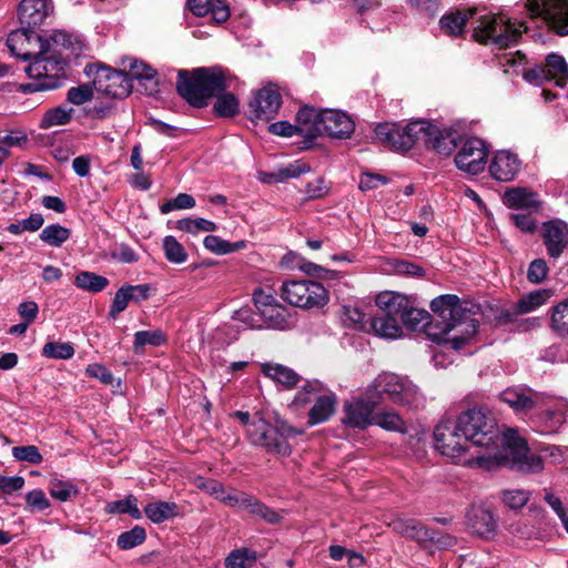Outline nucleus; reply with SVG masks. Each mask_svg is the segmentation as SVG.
<instances>
[{
  "mask_svg": "<svg viewBox=\"0 0 568 568\" xmlns=\"http://www.w3.org/2000/svg\"><path fill=\"white\" fill-rule=\"evenodd\" d=\"M456 420L473 446L490 448L497 447L499 442L503 445V452L494 457L478 456V466L493 469L495 465H504L521 473H537L542 469V459L529 452L525 439L513 435L501 436L497 420L487 407L469 408Z\"/></svg>",
  "mask_w": 568,
  "mask_h": 568,
  "instance_id": "nucleus-1",
  "label": "nucleus"
},
{
  "mask_svg": "<svg viewBox=\"0 0 568 568\" xmlns=\"http://www.w3.org/2000/svg\"><path fill=\"white\" fill-rule=\"evenodd\" d=\"M430 310L438 317V325L429 322L430 314L426 310L414 307L409 301L403 325L413 331L426 328L434 341L449 345L455 351L462 349L477 334L478 321L457 295L445 294L434 298Z\"/></svg>",
  "mask_w": 568,
  "mask_h": 568,
  "instance_id": "nucleus-2",
  "label": "nucleus"
},
{
  "mask_svg": "<svg viewBox=\"0 0 568 568\" xmlns=\"http://www.w3.org/2000/svg\"><path fill=\"white\" fill-rule=\"evenodd\" d=\"M474 26L473 39L479 43L494 44L507 48L517 42L521 34L524 23L511 22L504 14L486 12L478 14L476 8L455 10L445 13L439 20L442 32L448 37H459L464 33L466 24Z\"/></svg>",
  "mask_w": 568,
  "mask_h": 568,
  "instance_id": "nucleus-3",
  "label": "nucleus"
},
{
  "mask_svg": "<svg viewBox=\"0 0 568 568\" xmlns=\"http://www.w3.org/2000/svg\"><path fill=\"white\" fill-rule=\"evenodd\" d=\"M176 92L193 108H204L229 88L226 72L220 67L195 68L178 72Z\"/></svg>",
  "mask_w": 568,
  "mask_h": 568,
  "instance_id": "nucleus-4",
  "label": "nucleus"
},
{
  "mask_svg": "<svg viewBox=\"0 0 568 568\" xmlns=\"http://www.w3.org/2000/svg\"><path fill=\"white\" fill-rule=\"evenodd\" d=\"M298 430L286 423L272 426L263 418L253 420L247 428V436L253 445L264 447L268 453L288 456L292 452L288 439L301 435Z\"/></svg>",
  "mask_w": 568,
  "mask_h": 568,
  "instance_id": "nucleus-5",
  "label": "nucleus"
},
{
  "mask_svg": "<svg viewBox=\"0 0 568 568\" xmlns=\"http://www.w3.org/2000/svg\"><path fill=\"white\" fill-rule=\"evenodd\" d=\"M315 400L308 412L307 424L313 426L328 420L336 410L337 396L333 392H326L323 383L310 381L295 394L293 404L305 406Z\"/></svg>",
  "mask_w": 568,
  "mask_h": 568,
  "instance_id": "nucleus-6",
  "label": "nucleus"
},
{
  "mask_svg": "<svg viewBox=\"0 0 568 568\" xmlns=\"http://www.w3.org/2000/svg\"><path fill=\"white\" fill-rule=\"evenodd\" d=\"M367 388L369 394L379 400V405L387 398L397 405L412 406L419 396L418 388L413 382L393 373L378 375Z\"/></svg>",
  "mask_w": 568,
  "mask_h": 568,
  "instance_id": "nucleus-7",
  "label": "nucleus"
},
{
  "mask_svg": "<svg viewBox=\"0 0 568 568\" xmlns=\"http://www.w3.org/2000/svg\"><path fill=\"white\" fill-rule=\"evenodd\" d=\"M65 60L55 49L42 48L33 55L31 63L26 68L30 79H38L49 90L58 89L65 78Z\"/></svg>",
  "mask_w": 568,
  "mask_h": 568,
  "instance_id": "nucleus-8",
  "label": "nucleus"
},
{
  "mask_svg": "<svg viewBox=\"0 0 568 568\" xmlns=\"http://www.w3.org/2000/svg\"><path fill=\"white\" fill-rule=\"evenodd\" d=\"M281 296L288 304L305 310L324 307L329 301L328 292L321 283L306 280L285 281Z\"/></svg>",
  "mask_w": 568,
  "mask_h": 568,
  "instance_id": "nucleus-9",
  "label": "nucleus"
},
{
  "mask_svg": "<svg viewBox=\"0 0 568 568\" xmlns=\"http://www.w3.org/2000/svg\"><path fill=\"white\" fill-rule=\"evenodd\" d=\"M424 128V121H414L406 125L385 122L376 125L375 135L389 150L408 151L420 142Z\"/></svg>",
  "mask_w": 568,
  "mask_h": 568,
  "instance_id": "nucleus-10",
  "label": "nucleus"
},
{
  "mask_svg": "<svg viewBox=\"0 0 568 568\" xmlns=\"http://www.w3.org/2000/svg\"><path fill=\"white\" fill-rule=\"evenodd\" d=\"M531 18H542L559 36H568V0H527Z\"/></svg>",
  "mask_w": 568,
  "mask_h": 568,
  "instance_id": "nucleus-11",
  "label": "nucleus"
},
{
  "mask_svg": "<svg viewBox=\"0 0 568 568\" xmlns=\"http://www.w3.org/2000/svg\"><path fill=\"white\" fill-rule=\"evenodd\" d=\"M435 448L443 455L453 459L462 457L468 449V439L460 432L458 422L445 419L434 429Z\"/></svg>",
  "mask_w": 568,
  "mask_h": 568,
  "instance_id": "nucleus-12",
  "label": "nucleus"
},
{
  "mask_svg": "<svg viewBox=\"0 0 568 568\" xmlns=\"http://www.w3.org/2000/svg\"><path fill=\"white\" fill-rule=\"evenodd\" d=\"M523 78L535 85H542L545 82L554 80L557 87L564 88L568 83V64L564 57L550 53L547 55L545 64L524 69Z\"/></svg>",
  "mask_w": 568,
  "mask_h": 568,
  "instance_id": "nucleus-13",
  "label": "nucleus"
},
{
  "mask_svg": "<svg viewBox=\"0 0 568 568\" xmlns=\"http://www.w3.org/2000/svg\"><path fill=\"white\" fill-rule=\"evenodd\" d=\"M499 399L507 404L516 414H532L538 407H544L548 395L537 392L526 385L508 387L499 394Z\"/></svg>",
  "mask_w": 568,
  "mask_h": 568,
  "instance_id": "nucleus-14",
  "label": "nucleus"
},
{
  "mask_svg": "<svg viewBox=\"0 0 568 568\" xmlns=\"http://www.w3.org/2000/svg\"><path fill=\"white\" fill-rule=\"evenodd\" d=\"M379 400L366 388L364 396L344 403L342 423L352 428L365 429L373 423L374 412Z\"/></svg>",
  "mask_w": 568,
  "mask_h": 568,
  "instance_id": "nucleus-15",
  "label": "nucleus"
},
{
  "mask_svg": "<svg viewBox=\"0 0 568 568\" xmlns=\"http://www.w3.org/2000/svg\"><path fill=\"white\" fill-rule=\"evenodd\" d=\"M93 84L97 91L116 99L128 97L132 90L131 79L125 71L106 65L97 67Z\"/></svg>",
  "mask_w": 568,
  "mask_h": 568,
  "instance_id": "nucleus-16",
  "label": "nucleus"
},
{
  "mask_svg": "<svg viewBox=\"0 0 568 568\" xmlns=\"http://www.w3.org/2000/svg\"><path fill=\"white\" fill-rule=\"evenodd\" d=\"M488 158L486 143L479 138H469L460 146L455 156L456 166L471 175L485 170Z\"/></svg>",
  "mask_w": 568,
  "mask_h": 568,
  "instance_id": "nucleus-17",
  "label": "nucleus"
},
{
  "mask_svg": "<svg viewBox=\"0 0 568 568\" xmlns=\"http://www.w3.org/2000/svg\"><path fill=\"white\" fill-rule=\"evenodd\" d=\"M551 397L548 396L546 405L529 415L530 423L544 435L557 434L566 423L567 405L562 402L551 405Z\"/></svg>",
  "mask_w": 568,
  "mask_h": 568,
  "instance_id": "nucleus-18",
  "label": "nucleus"
},
{
  "mask_svg": "<svg viewBox=\"0 0 568 568\" xmlns=\"http://www.w3.org/2000/svg\"><path fill=\"white\" fill-rule=\"evenodd\" d=\"M282 104V95L275 85H266L256 91L248 102L251 120L270 121L277 114Z\"/></svg>",
  "mask_w": 568,
  "mask_h": 568,
  "instance_id": "nucleus-19",
  "label": "nucleus"
},
{
  "mask_svg": "<svg viewBox=\"0 0 568 568\" xmlns=\"http://www.w3.org/2000/svg\"><path fill=\"white\" fill-rule=\"evenodd\" d=\"M540 237L550 258H559L568 250V224L561 220L542 223Z\"/></svg>",
  "mask_w": 568,
  "mask_h": 568,
  "instance_id": "nucleus-20",
  "label": "nucleus"
},
{
  "mask_svg": "<svg viewBox=\"0 0 568 568\" xmlns=\"http://www.w3.org/2000/svg\"><path fill=\"white\" fill-rule=\"evenodd\" d=\"M424 130L420 142L427 148L442 155H450L458 145L459 135L449 129L438 126L424 121Z\"/></svg>",
  "mask_w": 568,
  "mask_h": 568,
  "instance_id": "nucleus-21",
  "label": "nucleus"
},
{
  "mask_svg": "<svg viewBox=\"0 0 568 568\" xmlns=\"http://www.w3.org/2000/svg\"><path fill=\"white\" fill-rule=\"evenodd\" d=\"M52 12L51 0H22L19 4L18 16L21 26L36 30Z\"/></svg>",
  "mask_w": 568,
  "mask_h": 568,
  "instance_id": "nucleus-22",
  "label": "nucleus"
},
{
  "mask_svg": "<svg viewBox=\"0 0 568 568\" xmlns=\"http://www.w3.org/2000/svg\"><path fill=\"white\" fill-rule=\"evenodd\" d=\"M353 120L344 112L337 110H323L320 135L335 139H346L354 131Z\"/></svg>",
  "mask_w": 568,
  "mask_h": 568,
  "instance_id": "nucleus-23",
  "label": "nucleus"
},
{
  "mask_svg": "<svg viewBox=\"0 0 568 568\" xmlns=\"http://www.w3.org/2000/svg\"><path fill=\"white\" fill-rule=\"evenodd\" d=\"M550 297L548 290H537L524 295L510 310L501 313L500 318L514 322L518 315L527 314L544 305Z\"/></svg>",
  "mask_w": 568,
  "mask_h": 568,
  "instance_id": "nucleus-24",
  "label": "nucleus"
},
{
  "mask_svg": "<svg viewBox=\"0 0 568 568\" xmlns=\"http://www.w3.org/2000/svg\"><path fill=\"white\" fill-rule=\"evenodd\" d=\"M32 40L39 41L40 37L34 29L21 26L20 29L12 31L7 39V47L10 52L23 60H29L32 57L31 42Z\"/></svg>",
  "mask_w": 568,
  "mask_h": 568,
  "instance_id": "nucleus-25",
  "label": "nucleus"
},
{
  "mask_svg": "<svg viewBox=\"0 0 568 568\" xmlns=\"http://www.w3.org/2000/svg\"><path fill=\"white\" fill-rule=\"evenodd\" d=\"M519 169V159L509 151L497 152L489 166L493 178L501 182L514 180Z\"/></svg>",
  "mask_w": 568,
  "mask_h": 568,
  "instance_id": "nucleus-26",
  "label": "nucleus"
},
{
  "mask_svg": "<svg viewBox=\"0 0 568 568\" xmlns=\"http://www.w3.org/2000/svg\"><path fill=\"white\" fill-rule=\"evenodd\" d=\"M322 115L323 110H317L308 105L301 108L296 114L298 135H302L307 140H313L320 136Z\"/></svg>",
  "mask_w": 568,
  "mask_h": 568,
  "instance_id": "nucleus-27",
  "label": "nucleus"
},
{
  "mask_svg": "<svg viewBox=\"0 0 568 568\" xmlns=\"http://www.w3.org/2000/svg\"><path fill=\"white\" fill-rule=\"evenodd\" d=\"M408 297L400 293L383 292L376 297V305L378 311L388 317H395L397 321H403L405 312L408 307Z\"/></svg>",
  "mask_w": 568,
  "mask_h": 568,
  "instance_id": "nucleus-28",
  "label": "nucleus"
},
{
  "mask_svg": "<svg viewBox=\"0 0 568 568\" xmlns=\"http://www.w3.org/2000/svg\"><path fill=\"white\" fill-rule=\"evenodd\" d=\"M467 525L471 532L483 538H490L496 530L493 514L481 507H474L467 513Z\"/></svg>",
  "mask_w": 568,
  "mask_h": 568,
  "instance_id": "nucleus-29",
  "label": "nucleus"
},
{
  "mask_svg": "<svg viewBox=\"0 0 568 568\" xmlns=\"http://www.w3.org/2000/svg\"><path fill=\"white\" fill-rule=\"evenodd\" d=\"M393 529L399 535L415 540L422 547H428L432 529L416 519H397L393 521Z\"/></svg>",
  "mask_w": 568,
  "mask_h": 568,
  "instance_id": "nucleus-30",
  "label": "nucleus"
},
{
  "mask_svg": "<svg viewBox=\"0 0 568 568\" xmlns=\"http://www.w3.org/2000/svg\"><path fill=\"white\" fill-rule=\"evenodd\" d=\"M190 11L197 17L211 14L216 23H223L230 18V9L222 0H187Z\"/></svg>",
  "mask_w": 568,
  "mask_h": 568,
  "instance_id": "nucleus-31",
  "label": "nucleus"
},
{
  "mask_svg": "<svg viewBox=\"0 0 568 568\" xmlns=\"http://www.w3.org/2000/svg\"><path fill=\"white\" fill-rule=\"evenodd\" d=\"M241 510L255 516L270 525H276L283 519V515L273 508H270L260 499L252 495H246L245 503Z\"/></svg>",
  "mask_w": 568,
  "mask_h": 568,
  "instance_id": "nucleus-32",
  "label": "nucleus"
},
{
  "mask_svg": "<svg viewBox=\"0 0 568 568\" xmlns=\"http://www.w3.org/2000/svg\"><path fill=\"white\" fill-rule=\"evenodd\" d=\"M369 326L377 336L383 338H397L402 334L399 321L388 317L379 311L369 318Z\"/></svg>",
  "mask_w": 568,
  "mask_h": 568,
  "instance_id": "nucleus-33",
  "label": "nucleus"
},
{
  "mask_svg": "<svg viewBox=\"0 0 568 568\" xmlns=\"http://www.w3.org/2000/svg\"><path fill=\"white\" fill-rule=\"evenodd\" d=\"M504 203L513 209H538L537 194L525 187H514L504 194Z\"/></svg>",
  "mask_w": 568,
  "mask_h": 568,
  "instance_id": "nucleus-34",
  "label": "nucleus"
},
{
  "mask_svg": "<svg viewBox=\"0 0 568 568\" xmlns=\"http://www.w3.org/2000/svg\"><path fill=\"white\" fill-rule=\"evenodd\" d=\"M145 516L153 524H162L179 516V506L173 501H153L144 507Z\"/></svg>",
  "mask_w": 568,
  "mask_h": 568,
  "instance_id": "nucleus-35",
  "label": "nucleus"
},
{
  "mask_svg": "<svg viewBox=\"0 0 568 568\" xmlns=\"http://www.w3.org/2000/svg\"><path fill=\"white\" fill-rule=\"evenodd\" d=\"M262 372L286 388H292L300 382V376L292 368L281 364L265 363L262 365Z\"/></svg>",
  "mask_w": 568,
  "mask_h": 568,
  "instance_id": "nucleus-36",
  "label": "nucleus"
},
{
  "mask_svg": "<svg viewBox=\"0 0 568 568\" xmlns=\"http://www.w3.org/2000/svg\"><path fill=\"white\" fill-rule=\"evenodd\" d=\"M267 327L285 329L290 325V311L281 303H275L260 313Z\"/></svg>",
  "mask_w": 568,
  "mask_h": 568,
  "instance_id": "nucleus-37",
  "label": "nucleus"
},
{
  "mask_svg": "<svg viewBox=\"0 0 568 568\" xmlns=\"http://www.w3.org/2000/svg\"><path fill=\"white\" fill-rule=\"evenodd\" d=\"M372 425L379 426L388 432L406 433L407 426L405 420L395 410L374 412Z\"/></svg>",
  "mask_w": 568,
  "mask_h": 568,
  "instance_id": "nucleus-38",
  "label": "nucleus"
},
{
  "mask_svg": "<svg viewBox=\"0 0 568 568\" xmlns=\"http://www.w3.org/2000/svg\"><path fill=\"white\" fill-rule=\"evenodd\" d=\"M216 98L213 111L220 118H233L240 112V102L235 94L223 91L214 95Z\"/></svg>",
  "mask_w": 568,
  "mask_h": 568,
  "instance_id": "nucleus-39",
  "label": "nucleus"
},
{
  "mask_svg": "<svg viewBox=\"0 0 568 568\" xmlns=\"http://www.w3.org/2000/svg\"><path fill=\"white\" fill-rule=\"evenodd\" d=\"M74 284L83 291L99 293L109 285V280L93 272L82 271L75 275Z\"/></svg>",
  "mask_w": 568,
  "mask_h": 568,
  "instance_id": "nucleus-40",
  "label": "nucleus"
},
{
  "mask_svg": "<svg viewBox=\"0 0 568 568\" xmlns=\"http://www.w3.org/2000/svg\"><path fill=\"white\" fill-rule=\"evenodd\" d=\"M73 109H65L64 106H55L49 109L40 121L41 129H50L52 126L65 125L72 119Z\"/></svg>",
  "mask_w": 568,
  "mask_h": 568,
  "instance_id": "nucleus-41",
  "label": "nucleus"
},
{
  "mask_svg": "<svg viewBox=\"0 0 568 568\" xmlns=\"http://www.w3.org/2000/svg\"><path fill=\"white\" fill-rule=\"evenodd\" d=\"M256 559V551L253 549H235L225 558V568H252Z\"/></svg>",
  "mask_w": 568,
  "mask_h": 568,
  "instance_id": "nucleus-42",
  "label": "nucleus"
},
{
  "mask_svg": "<svg viewBox=\"0 0 568 568\" xmlns=\"http://www.w3.org/2000/svg\"><path fill=\"white\" fill-rule=\"evenodd\" d=\"M52 498L59 501H68L79 494L78 487L70 480L52 478L48 486Z\"/></svg>",
  "mask_w": 568,
  "mask_h": 568,
  "instance_id": "nucleus-43",
  "label": "nucleus"
},
{
  "mask_svg": "<svg viewBox=\"0 0 568 568\" xmlns=\"http://www.w3.org/2000/svg\"><path fill=\"white\" fill-rule=\"evenodd\" d=\"M166 341L161 329L139 331L134 334L133 351L136 354L143 352L146 345L160 346Z\"/></svg>",
  "mask_w": 568,
  "mask_h": 568,
  "instance_id": "nucleus-44",
  "label": "nucleus"
},
{
  "mask_svg": "<svg viewBox=\"0 0 568 568\" xmlns=\"http://www.w3.org/2000/svg\"><path fill=\"white\" fill-rule=\"evenodd\" d=\"M71 231L60 224L45 226L40 233V239L51 246H61L70 237Z\"/></svg>",
  "mask_w": 568,
  "mask_h": 568,
  "instance_id": "nucleus-45",
  "label": "nucleus"
},
{
  "mask_svg": "<svg viewBox=\"0 0 568 568\" xmlns=\"http://www.w3.org/2000/svg\"><path fill=\"white\" fill-rule=\"evenodd\" d=\"M74 352L70 342H48L42 347V355L53 359H70Z\"/></svg>",
  "mask_w": 568,
  "mask_h": 568,
  "instance_id": "nucleus-46",
  "label": "nucleus"
},
{
  "mask_svg": "<svg viewBox=\"0 0 568 568\" xmlns=\"http://www.w3.org/2000/svg\"><path fill=\"white\" fill-rule=\"evenodd\" d=\"M176 229L186 233L197 234L200 232H213L216 230V224L203 217L190 219L185 217L179 220Z\"/></svg>",
  "mask_w": 568,
  "mask_h": 568,
  "instance_id": "nucleus-47",
  "label": "nucleus"
},
{
  "mask_svg": "<svg viewBox=\"0 0 568 568\" xmlns=\"http://www.w3.org/2000/svg\"><path fill=\"white\" fill-rule=\"evenodd\" d=\"M551 328L560 336H568V298L554 307Z\"/></svg>",
  "mask_w": 568,
  "mask_h": 568,
  "instance_id": "nucleus-48",
  "label": "nucleus"
},
{
  "mask_svg": "<svg viewBox=\"0 0 568 568\" xmlns=\"http://www.w3.org/2000/svg\"><path fill=\"white\" fill-rule=\"evenodd\" d=\"M109 513L129 514L134 519L142 518V511L138 507V500L133 495H129L123 499L115 500L108 505Z\"/></svg>",
  "mask_w": 568,
  "mask_h": 568,
  "instance_id": "nucleus-49",
  "label": "nucleus"
},
{
  "mask_svg": "<svg viewBox=\"0 0 568 568\" xmlns=\"http://www.w3.org/2000/svg\"><path fill=\"white\" fill-rule=\"evenodd\" d=\"M145 538V529L141 526H134L118 537L116 545L120 549L128 550L141 545Z\"/></svg>",
  "mask_w": 568,
  "mask_h": 568,
  "instance_id": "nucleus-50",
  "label": "nucleus"
},
{
  "mask_svg": "<svg viewBox=\"0 0 568 568\" xmlns=\"http://www.w3.org/2000/svg\"><path fill=\"white\" fill-rule=\"evenodd\" d=\"M163 250L168 261L175 264L184 263L187 258V253L178 240L168 235L163 240Z\"/></svg>",
  "mask_w": 568,
  "mask_h": 568,
  "instance_id": "nucleus-51",
  "label": "nucleus"
},
{
  "mask_svg": "<svg viewBox=\"0 0 568 568\" xmlns=\"http://www.w3.org/2000/svg\"><path fill=\"white\" fill-rule=\"evenodd\" d=\"M311 166L303 161H295L294 163L288 164L287 166L280 168L274 171V181L275 182H284L288 179H296L301 174L310 172Z\"/></svg>",
  "mask_w": 568,
  "mask_h": 568,
  "instance_id": "nucleus-52",
  "label": "nucleus"
},
{
  "mask_svg": "<svg viewBox=\"0 0 568 568\" xmlns=\"http://www.w3.org/2000/svg\"><path fill=\"white\" fill-rule=\"evenodd\" d=\"M130 302H132V294L129 291V285H123L114 294L109 317L115 320L128 307Z\"/></svg>",
  "mask_w": 568,
  "mask_h": 568,
  "instance_id": "nucleus-53",
  "label": "nucleus"
},
{
  "mask_svg": "<svg viewBox=\"0 0 568 568\" xmlns=\"http://www.w3.org/2000/svg\"><path fill=\"white\" fill-rule=\"evenodd\" d=\"M503 503L510 509H519L529 500V493L524 489H507L501 494Z\"/></svg>",
  "mask_w": 568,
  "mask_h": 568,
  "instance_id": "nucleus-54",
  "label": "nucleus"
},
{
  "mask_svg": "<svg viewBox=\"0 0 568 568\" xmlns=\"http://www.w3.org/2000/svg\"><path fill=\"white\" fill-rule=\"evenodd\" d=\"M12 456L19 462H28L34 465L43 460L41 453L34 445L16 446L12 448Z\"/></svg>",
  "mask_w": 568,
  "mask_h": 568,
  "instance_id": "nucleus-55",
  "label": "nucleus"
},
{
  "mask_svg": "<svg viewBox=\"0 0 568 568\" xmlns=\"http://www.w3.org/2000/svg\"><path fill=\"white\" fill-rule=\"evenodd\" d=\"M126 73L131 80H152L155 78L158 72L152 67L142 61L131 60L129 64V71Z\"/></svg>",
  "mask_w": 568,
  "mask_h": 568,
  "instance_id": "nucleus-56",
  "label": "nucleus"
},
{
  "mask_svg": "<svg viewBox=\"0 0 568 568\" xmlns=\"http://www.w3.org/2000/svg\"><path fill=\"white\" fill-rule=\"evenodd\" d=\"M93 97V90L89 84H81L69 89L67 100L75 105H81L90 101Z\"/></svg>",
  "mask_w": 568,
  "mask_h": 568,
  "instance_id": "nucleus-57",
  "label": "nucleus"
},
{
  "mask_svg": "<svg viewBox=\"0 0 568 568\" xmlns=\"http://www.w3.org/2000/svg\"><path fill=\"white\" fill-rule=\"evenodd\" d=\"M548 271L549 268L546 261L536 258L529 264L527 278L530 283L539 284L547 277Z\"/></svg>",
  "mask_w": 568,
  "mask_h": 568,
  "instance_id": "nucleus-58",
  "label": "nucleus"
},
{
  "mask_svg": "<svg viewBox=\"0 0 568 568\" xmlns=\"http://www.w3.org/2000/svg\"><path fill=\"white\" fill-rule=\"evenodd\" d=\"M203 244L206 250L219 255L234 252V247L231 246L230 242L222 240L216 235L205 236Z\"/></svg>",
  "mask_w": 568,
  "mask_h": 568,
  "instance_id": "nucleus-59",
  "label": "nucleus"
},
{
  "mask_svg": "<svg viewBox=\"0 0 568 568\" xmlns=\"http://www.w3.org/2000/svg\"><path fill=\"white\" fill-rule=\"evenodd\" d=\"M393 268L398 275L422 277L425 274L424 270L419 265L405 260H395Z\"/></svg>",
  "mask_w": 568,
  "mask_h": 568,
  "instance_id": "nucleus-60",
  "label": "nucleus"
},
{
  "mask_svg": "<svg viewBox=\"0 0 568 568\" xmlns=\"http://www.w3.org/2000/svg\"><path fill=\"white\" fill-rule=\"evenodd\" d=\"M85 373L88 376L99 379L105 385H110L113 382L112 373L101 364H90L85 368Z\"/></svg>",
  "mask_w": 568,
  "mask_h": 568,
  "instance_id": "nucleus-61",
  "label": "nucleus"
},
{
  "mask_svg": "<svg viewBox=\"0 0 568 568\" xmlns=\"http://www.w3.org/2000/svg\"><path fill=\"white\" fill-rule=\"evenodd\" d=\"M26 500L31 508L37 510H44L50 506L49 499L41 489H33L29 491L26 496Z\"/></svg>",
  "mask_w": 568,
  "mask_h": 568,
  "instance_id": "nucleus-62",
  "label": "nucleus"
},
{
  "mask_svg": "<svg viewBox=\"0 0 568 568\" xmlns=\"http://www.w3.org/2000/svg\"><path fill=\"white\" fill-rule=\"evenodd\" d=\"M388 182V179L381 174L364 173L359 180V189L362 191H369L377 189L379 185H384Z\"/></svg>",
  "mask_w": 568,
  "mask_h": 568,
  "instance_id": "nucleus-63",
  "label": "nucleus"
},
{
  "mask_svg": "<svg viewBox=\"0 0 568 568\" xmlns=\"http://www.w3.org/2000/svg\"><path fill=\"white\" fill-rule=\"evenodd\" d=\"M511 220L519 230L526 233H532L537 227L536 220L531 216L530 213L513 214Z\"/></svg>",
  "mask_w": 568,
  "mask_h": 568,
  "instance_id": "nucleus-64",
  "label": "nucleus"
}]
</instances>
